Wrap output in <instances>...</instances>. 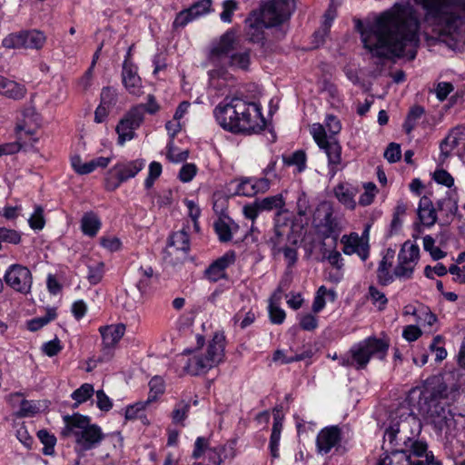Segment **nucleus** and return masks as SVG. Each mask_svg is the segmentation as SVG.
Masks as SVG:
<instances>
[{"instance_id":"1","label":"nucleus","mask_w":465,"mask_h":465,"mask_svg":"<svg viewBox=\"0 0 465 465\" xmlns=\"http://www.w3.org/2000/svg\"><path fill=\"white\" fill-rule=\"evenodd\" d=\"M419 27L411 7L395 5L376 19L372 29L361 32L363 46L373 57L389 59L407 55L413 60Z\"/></svg>"},{"instance_id":"2","label":"nucleus","mask_w":465,"mask_h":465,"mask_svg":"<svg viewBox=\"0 0 465 465\" xmlns=\"http://www.w3.org/2000/svg\"><path fill=\"white\" fill-rule=\"evenodd\" d=\"M457 388L449 389L440 376L428 378L419 387L411 389L407 397L409 406L413 407L438 432L448 430L454 423V415L448 404L443 402Z\"/></svg>"},{"instance_id":"3","label":"nucleus","mask_w":465,"mask_h":465,"mask_svg":"<svg viewBox=\"0 0 465 465\" xmlns=\"http://www.w3.org/2000/svg\"><path fill=\"white\" fill-rule=\"evenodd\" d=\"M213 115L221 127L233 134L258 133L265 125L260 106L239 97L224 98L213 109Z\"/></svg>"},{"instance_id":"4","label":"nucleus","mask_w":465,"mask_h":465,"mask_svg":"<svg viewBox=\"0 0 465 465\" xmlns=\"http://www.w3.org/2000/svg\"><path fill=\"white\" fill-rule=\"evenodd\" d=\"M426 19L438 25L442 34H457L465 20V0H420Z\"/></svg>"},{"instance_id":"5","label":"nucleus","mask_w":465,"mask_h":465,"mask_svg":"<svg viewBox=\"0 0 465 465\" xmlns=\"http://www.w3.org/2000/svg\"><path fill=\"white\" fill-rule=\"evenodd\" d=\"M420 420L413 413V411L405 405L395 410L391 416V422L385 430L383 439L394 450H403L401 447H408L411 440L418 437L421 431Z\"/></svg>"},{"instance_id":"6","label":"nucleus","mask_w":465,"mask_h":465,"mask_svg":"<svg viewBox=\"0 0 465 465\" xmlns=\"http://www.w3.org/2000/svg\"><path fill=\"white\" fill-rule=\"evenodd\" d=\"M64 422L62 435L74 440L77 452L84 453L96 449L105 437L101 427L91 423L88 416L80 413L66 415L64 416Z\"/></svg>"},{"instance_id":"7","label":"nucleus","mask_w":465,"mask_h":465,"mask_svg":"<svg viewBox=\"0 0 465 465\" xmlns=\"http://www.w3.org/2000/svg\"><path fill=\"white\" fill-rule=\"evenodd\" d=\"M213 63L246 70L250 64V50L241 45V41L232 30H228L213 42L210 50Z\"/></svg>"},{"instance_id":"8","label":"nucleus","mask_w":465,"mask_h":465,"mask_svg":"<svg viewBox=\"0 0 465 465\" xmlns=\"http://www.w3.org/2000/svg\"><path fill=\"white\" fill-rule=\"evenodd\" d=\"M293 0H271L265 4L259 15H253L254 21L250 24V28L254 33H248L253 42L262 38V29L281 25L287 20L294 11Z\"/></svg>"},{"instance_id":"9","label":"nucleus","mask_w":465,"mask_h":465,"mask_svg":"<svg viewBox=\"0 0 465 465\" xmlns=\"http://www.w3.org/2000/svg\"><path fill=\"white\" fill-rule=\"evenodd\" d=\"M389 349V342L376 337H369L353 345L348 354L340 358V364L353 367L356 370L365 369L371 357L383 360Z\"/></svg>"},{"instance_id":"10","label":"nucleus","mask_w":465,"mask_h":465,"mask_svg":"<svg viewBox=\"0 0 465 465\" xmlns=\"http://www.w3.org/2000/svg\"><path fill=\"white\" fill-rule=\"evenodd\" d=\"M224 356V336L222 333H215L209 342L206 353L195 354L188 359L183 369L192 375L205 373L210 369L219 364Z\"/></svg>"},{"instance_id":"11","label":"nucleus","mask_w":465,"mask_h":465,"mask_svg":"<svg viewBox=\"0 0 465 465\" xmlns=\"http://www.w3.org/2000/svg\"><path fill=\"white\" fill-rule=\"evenodd\" d=\"M144 167V160L119 162L107 173L104 183L107 191L116 190L123 183L134 178Z\"/></svg>"},{"instance_id":"12","label":"nucleus","mask_w":465,"mask_h":465,"mask_svg":"<svg viewBox=\"0 0 465 465\" xmlns=\"http://www.w3.org/2000/svg\"><path fill=\"white\" fill-rule=\"evenodd\" d=\"M46 37L38 30L20 31L9 34L3 39L2 45L9 49H41L45 44Z\"/></svg>"},{"instance_id":"13","label":"nucleus","mask_w":465,"mask_h":465,"mask_svg":"<svg viewBox=\"0 0 465 465\" xmlns=\"http://www.w3.org/2000/svg\"><path fill=\"white\" fill-rule=\"evenodd\" d=\"M138 274L139 280L135 285L136 289L126 293V301L123 304L129 312L135 310L138 305L143 303V297L150 286L151 279L153 276V270L148 265L141 266Z\"/></svg>"},{"instance_id":"14","label":"nucleus","mask_w":465,"mask_h":465,"mask_svg":"<svg viewBox=\"0 0 465 465\" xmlns=\"http://www.w3.org/2000/svg\"><path fill=\"white\" fill-rule=\"evenodd\" d=\"M143 121V106L132 108L118 123L115 131L118 134V143L123 145L134 137V131Z\"/></svg>"},{"instance_id":"15","label":"nucleus","mask_w":465,"mask_h":465,"mask_svg":"<svg viewBox=\"0 0 465 465\" xmlns=\"http://www.w3.org/2000/svg\"><path fill=\"white\" fill-rule=\"evenodd\" d=\"M5 283L15 291L26 294L32 288L33 277L30 270L21 264H13L4 276Z\"/></svg>"},{"instance_id":"16","label":"nucleus","mask_w":465,"mask_h":465,"mask_svg":"<svg viewBox=\"0 0 465 465\" xmlns=\"http://www.w3.org/2000/svg\"><path fill=\"white\" fill-rule=\"evenodd\" d=\"M341 430L339 426H328L320 430L316 437L317 452L321 455L328 454L333 448L340 445Z\"/></svg>"},{"instance_id":"17","label":"nucleus","mask_w":465,"mask_h":465,"mask_svg":"<svg viewBox=\"0 0 465 465\" xmlns=\"http://www.w3.org/2000/svg\"><path fill=\"white\" fill-rule=\"evenodd\" d=\"M103 339V354L104 357L109 359L112 351L119 342L125 332V326L122 323L103 326L99 329Z\"/></svg>"},{"instance_id":"18","label":"nucleus","mask_w":465,"mask_h":465,"mask_svg":"<svg viewBox=\"0 0 465 465\" xmlns=\"http://www.w3.org/2000/svg\"><path fill=\"white\" fill-rule=\"evenodd\" d=\"M341 242L343 244L342 252L344 254L356 253L362 261L368 258L370 252L368 241L360 237L357 232L342 235Z\"/></svg>"},{"instance_id":"19","label":"nucleus","mask_w":465,"mask_h":465,"mask_svg":"<svg viewBox=\"0 0 465 465\" xmlns=\"http://www.w3.org/2000/svg\"><path fill=\"white\" fill-rule=\"evenodd\" d=\"M235 262V253L229 252L212 262L204 272L205 277L211 282L227 279L226 269Z\"/></svg>"},{"instance_id":"20","label":"nucleus","mask_w":465,"mask_h":465,"mask_svg":"<svg viewBox=\"0 0 465 465\" xmlns=\"http://www.w3.org/2000/svg\"><path fill=\"white\" fill-rule=\"evenodd\" d=\"M27 93L25 84L0 75V94L12 100H21Z\"/></svg>"},{"instance_id":"21","label":"nucleus","mask_w":465,"mask_h":465,"mask_svg":"<svg viewBox=\"0 0 465 465\" xmlns=\"http://www.w3.org/2000/svg\"><path fill=\"white\" fill-rule=\"evenodd\" d=\"M465 139V126L458 125L452 128L449 134L440 143V151L443 160L450 154V152L456 148L460 141Z\"/></svg>"},{"instance_id":"22","label":"nucleus","mask_w":465,"mask_h":465,"mask_svg":"<svg viewBox=\"0 0 465 465\" xmlns=\"http://www.w3.org/2000/svg\"><path fill=\"white\" fill-rule=\"evenodd\" d=\"M417 213L419 220L424 226L430 228L437 223V208L433 206L431 200L428 196H422L420 199Z\"/></svg>"},{"instance_id":"23","label":"nucleus","mask_w":465,"mask_h":465,"mask_svg":"<svg viewBox=\"0 0 465 465\" xmlns=\"http://www.w3.org/2000/svg\"><path fill=\"white\" fill-rule=\"evenodd\" d=\"M123 83L130 94H139L141 87V78L138 76L135 67L127 60L123 64L122 72Z\"/></svg>"},{"instance_id":"24","label":"nucleus","mask_w":465,"mask_h":465,"mask_svg":"<svg viewBox=\"0 0 465 465\" xmlns=\"http://www.w3.org/2000/svg\"><path fill=\"white\" fill-rule=\"evenodd\" d=\"M393 257L394 251L388 250L379 263L377 269V279L379 283L383 286L390 284L393 281L394 274L390 272Z\"/></svg>"},{"instance_id":"25","label":"nucleus","mask_w":465,"mask_h":465,"mask_svg":"<svg viewBox=\"0 0 465 465\" xmlns=\"http://www.w3.org/2000/svg\"><path fill=\"white\" fill-rule=\"evenodd\" d=\"M437 211L440 213L446 223L453 220L458 212V200L452 193L447 194L437 202Z\"/></svg>"},{"instance_id":"26","label":"nucleus","mask_w":465,"mask_h":465,"mask_svg":"<svg viewBox=\"0 0 465 465\" xmlns=\"http://www.w3.org/2000/svg\"><path fill=\"white\" fill-rule=\"evenodd\" d=\"M213 228L218 235L220 242H227L232 240V231L236 230L238 226L229 216L223 215L214 222Z\"/></svg>"},{"instance_id":"27","label":"nucleus","mask_w":465,"mask_h":465,"mask_svg":"<svg viewBox=\"0 0 465 465\" xmlns=\"http://www.w3.org/2000/svg\"><path fill=\"white\" fill-rule=\"evenodd\" d=\"M99 217L93 212L86 213L81 219V229L84 235L94 237L101 228Z\"/></svg>"},{"instance_id":"28","label":"nucleus","mask_w":465,"mask_h":465,"mask_svg":"<svg viewBox=\"0 0 465 465\" xmlns=\"http://www.w3.org/2000/svg\"><path fill=\"white\" fill-rule=\"evenodd\" d=\"M323 236L325 238L332 237L336 239L342 230L340 221L332 215L331 211L327 212L322 222Z\"/></svg>"},{"instance_id":"29","label":"nucleus","mask_w":465,"mask_h":465,"mask_svg":"<svg viewBox=\"0 0 465 465\" xmlns=\"http://www.w3.org/2000/svg\"><path fill=\"white\" fill-rule=\"evenodd\" d=\"M356 192L354 189L350 188L342 183L338 184L334 188V195L338 201L342 203L346 208L353 210L356 206L354 196Z\"/></svg>"},{"instance_id":"30","label":"nucleus","mask_w":465,"mask_h":465,"mask_svg":"<svg viewBox=\"0 0 465 465\" xmlns=\"http://www.w3.org/2000/svg\"><path fill=\"white\" fill-rule=\"evenodd\" d=\"M419 246L411 243V242H406L398 254V261L409 263L411 266L415 267L419 261Z\"/></svg>"},{"instance_id":"31","label":"nucleus","mask_w":465,"mask_h":465,"mask_svg":"<svg viewBox=\"0 0 465 465\" xmlns=\"http://www.w3.org/2000/svg\"><path fill=\"white\" fill-rule=\"evenodd\" d=\"M323 149L328 156L329 165L331 170L335 172L341 162V147L339 143L331 139V142L321 147Z\"/></svg>"},{"instance_id":"32","label":"nucleus","mask_w":465,"mask_h":465,"mask_svg":"<svg viewBox=\"0 0 465 465\" xmlns=\"http://www.w3.org/2000/svg\"><path fill=\"white\" fill-rule=\"evenodd\" d=\"M256 201L260 205L262 212L276 209L278 211L277 215L286 212V210H284L285 203L282 194L268 196L261 200L256 199Z\"/></svg>"},{"instance_id":"33","label":"nucleus","mask_w":465,"mask_h":465,"mask_svg":"<svg viewBox=\"0 0 465 465\" xmlns=\"http://www.w3.org/2000/svg\"><path fill=\"white\" fill-rule=\"evenodd\" d=\"M424 113L425 110L420 105H414L411 107L403 124V129L406 134H411L412 132L418 121L422 117Z\"/></svg>"},{"instance_id":"34","label":"nucleus","mask_w":465,"mask_h":465,"mask_svg":"<svg viewBox=\"0 0 465 465\" xmlns=\"http://www.w3.org/2000/svg\"><path fill=\"white\" fill-rule=\"evenodd\" d=\"M170 245L177 250L187 252L190 249V238L184 230L173 232L170 237Z\"/></svg>"},{"instance_id":"35","label":"nucleus","mask_w":465,"mask_h":465,"mask_svg":"<svg viewBox=\"0 0 465 465\" xmlns=\"http://www.w3.org/2000/svg\"><path fill=\"white\" fill-rule=\"evenodd\" d=\"M282 161L288 166L295 165L298 172H302L306 167V154L302 150H298L290 156H282Z\"/></svg>"},{"instance_id":"36","label":"nucleus","mask_w":465,"mask_h":465,"mask_svg":"<svg viewBox=\"0 0 465 465\" xmlns=\"http://www.w3.org/2000/svg\"><path fill=\"white\" fill-rule=\"evenodd\" d=\"M94 392V386L90 383H84L72 393L73 400L75 401L74 406L85 402Z\"/></svg>"},{"instance_id":"37","label":"nucleus","mask_w":465,"mask_h":465,"mask_svg":"<svg viewBox=\"0 0 465 465\" xmlns=\"http://www.w3.org/2000/svg\"><path fill=\"white\" fill-rule=\"evenodd\" d=\"M427 447L428 446H427L426 442L415 440V439H414L409 442L408 447L402 446L401 448L403 450H399V448H397L393 451L395 453H399V452L404 453V452L410 451L414 456L421 457L423 455L426 456V453H428Z\"/></svg>"},{"instance_id":"38","label":"nucleus","mask_w":465,"mask_h":465,"mask_svg":"<svg viewBox=\"0 0 465 465\" xmlns=\"http://www.w3.org/2000/svg\"><path fill=\"white\" fill-rule=\"evenodd\" d=\"M256 313L251 309L248 312L239 311L232 318L234 324L240 325L242 329H245L254 322Z\"/></svg>"},{"instance_id":"39","label":"nucleus","mask_w":465,"mask_h":465,"mask_svg":"<svg viewBox=\"0 0 465 465\" xmlns=\"http://www.w3.org/2000/svg\"><path fill=\"white\" fill-rule=\"evenodd\" d=\"M190 402L184 400H182L176 403L172 412L173 421L174 423H182L187 418V413L190 410Z\"/></svg>"},{"instance_id":"40","label":"nucleus","mask_w":465,"mask_h":465,"mask_svg":"<svg viewBox=\"0 0 465 465\" xmlns=\"http://www.w3.org/2000/svg\"><path fill=\"white\" fill-rule=\"evenodd\" d=\"M149 396L148 401H154L164 392V382L161 377L155 376L149 381Z\"/></svg>"},{"instance_id":"41","label":"nucleus","mask_w":465,"mask_h":465,"mask_svg":"<svg viewBox=\"0 0 465 465\" xmlns=\"http://www.w3.org/2000/svg\"><path fill=\"white\" fill-rule=\"evenodd\" d=\"M87 279L91 284H97L101 282L104 275V263L95 262L93 264H88Z\"/></svg>"},{"instance_id":"42","label":"nucleus","mask_w":465,"mask_h":465,"mask_svg":"<svg viewBox=\"0 0 465 465\" xmlns=\"http://www.w3.org/2000/svg\"><path fill=\"white\" fill-rule=\"evenodd\" d=\"M40 441L45 445L44 454L50 455L54 452V447L56 443L55 437L49 433L46 430H40L37 432Z\"/></svg>"},{"instance_id":"43","label":"nucleus","mask_w":465,"mask_h":465,"mask_svg":"<svg viewBox=\"0 0 465 465\" xmlns=\"http://www.w3.org/2000/svg\"><path fill=\"white\" fill-rule=\"evenodd\" d=\"M369 297L373 305L378 307L380 311H382L387 302L388 299L386 298L384 292L379 291L375 286L369 287Z\"/></svg>"},{"instance_id":"44","label":"nucleus","mask_w":465,"mask_h":465,"mask_svg":"<svg viewBox=\"0 0 465 465\" xmlns=\"http://www.w3.org/2000/svg\"><path fill=\"white\" fill-rule=\"evenodd\" d=\"M377 187L373 183L364 184V193L360 196L359 203L362 206L370 205L376 195Z\"/></svg>"},{"instance_id":"45","label":"nucleus","mask_w":465,"mask_h":465,"mask_svg":"<svg viewBox=\"0 0 465 465\" xmlns=\"http://www.w3.org/2000/svg\"><path fill=\"white\" fill-rule=\"evenodd\" d=\"M223 9L220 15L221 20L224 23H231L233 12L238 9V3L235 0H224Z\"/></svg>"},{"instance_id":"46","label":"nucleus","mask_w":465,"mask_h":465,"mask_svg":"<svg viewBox=\"0 0 465 465\" xmlns=\"http://www.w3.org/2000/svg\"><path fill=\"white\" fill-rule=\"evenodd\" d=\"M29 225L34 230H42L45 226L44 210L41 206H36L34 213L28 220Z\"/></svg>"},{"instance_id":"47","label":"nucleus","mask_w":465,"mask_h":465,"mask_svg":"<svg viewBox=\"0 0 465 465\" xmlns=\"http://www.w3.org/2000/svg\"><path fill=\"white\" fill-rule=\"evenodd\" d=\"M162 173V165L158 162H152L149 165V173L147 178L144 181V186L149 189L153 186L154 181L161 175Z\"/></svg>"},{"instance_id":"48","label":"nucleus","mask_w":465,"mask_h":465,"mask_svg":"<svg viewBox=\"0 0 465 465\" xmlns=\"http://www.w3.org/2000/svg\"><path fill=\"white\" fill-rule=\"evenodd\" d=\"M433 179L436 183L451 188L454 185V179L450 173L444 169H438L433 173Z\"/></svg>"},{"instance_id":"49","label":"nucleus","mask_w":465,"mask_h":465,"mask_svg":"<svg viewBox=\"0 0 465 465\" xmlns=\"http://www.w3.org/2000/svg\"><path fill=\"white\" fill-rule=\"evenodd\" d=\"M415 267L409 263L398 261V264L394 268L393 274L397 278L410 279L412 277Z\"/></svg>"},{"instance_id":"50","label":"nucleus","mask_w":465,"mask_h":465,"mask_svg":"<svg viewBox=\"0 0 465 465\" xmlns=\"http://www.w3.org/2000/svg\"><path fill=\"white\" fill-rule=\"evenodd\" d=\"M197 173V167L194 163H185L179 172V179L183 183L191 182Z\"/></svg>"},{"instance_id":"51","label":"nucleus","mask_w":465,"mask_h":465,"mask_svg":"<svg viewBox=\"0 0 465 465\" xmlns=\"http://www.w3.org/2000/svg\"><path fill=\"white\" fill-rule=\"evenodd\" d=\"M117 97L115 91L110 87L103 88L101 92V102L100 104L104 105L107 108H111L116 103Z\"/></svg>"},{"instance_id":"52","label":"nucleus","mask_w":465,"mask_h":465,"mask_svg":"<svg viewBox=\"0 0 465 465\" xmlns=\"http://www.w3.org/2000/svg\"><path fill=\"white\" fill-rule=\"evenodd\" d=\"M212 5L211 0H200L189 7V11L193 15L194 18L203 15L210 11Z\"/></svg>"},{"instance_id":"53","label":"nucleus","mask_w":465,"mask_h":465,"mask_svg":"<svg viewBox=\"0 0 465 465\" xmlns=\"http://www.w3.org/2000/svg\"><path fill=\"white\" fill-rule=\"evenodd\" d=\"M384 157L390 163H396L401 160V150L399 143H391L384 152Z\"/></svg>"},{"instance_id":"54","label":"nucleus","mask_w":465,"mask_h":465,"mask_svg":"<svg viewBox=\"0 0 465 465\" xmlns=\"http://www.w3.org/2000/svg\"><path fill=\"white\" fill-rule=\"evenodd\" d=\"M0 238L2 242L13 244H17L21 240L20 234L15 230L7 229L5 227L0 228Z\"/></svg>"},{"instance_id":"55","label":"nucleus","mask_w":465,"mask_h":465,"mask_svg":"<svg viewBox=\"0 0 465 465\" xmlns=\"http://www.w3.org/2000/svg\"><path fill=\"white\" fill-rule=\"evenodd\" d=\"M312 134L320 148L331 142V140L327 139L325 129L322 124H313Z\"/></svg>"},{"instance_id":"56","label":"nucleus","mask_w":465,"mask_h":465,"mask_svg":"<svg viewBox=\"0 0 465 465\" xmlns=\"http://www.w3.org/2000/svg\"><path fill=\"white\" fill-rule=\"evenodd\" d=\"M237 193L247 197L254 196L255 189L253 179L248 178L242 181L238 185Z\"/></svg>"},{"instance_id":"57","label":"nucleus","mask_w":465,"mask_h":465,"mask_svg":"<svg viewBox=\"0 0 465 465\" xmlns=\"http://www.w3.org/2000/svg\"><path fill=\"white\" fill-rule=\"evenodd\" d=\"M269 315L271 322L274 324L282 323L286 316L285 312L272 302L269 305Z\"/></svg>"},{"instance_id":"58","label":"nucleus","mask_w":465,"mask_h":465,"mask_svg":"<svg viewBox=\"0 0 465 465\" xmlns=\"http://www.w3.org/2000/svg\"><path fill=\"white\" fill-rule=\"evenodd\" d=\"M261 212L262 210L256 200L252 203L244 205L242 208L244 217L246 219L252 220V223L255 221Z\"/></svg>"},{"instance_id":"59","label":"nucleus","mask_w":465,"mask_h":465,"mask_svg":"<svg viewBox=\"0 0 465 465\" xmlns=\"http://www.w3.org/2000/svg\"><path fill=\"white\" fill-rule=\"evenodd\" d=\"M194 18L193 15L191 14L189 9H185L183 11H181L175 17L173 26L174 28L178 27H183L185 26L189 22L193 21Z\"/></svg>"},{"instance_id":"60","label":"nucleus","mask_w":465,"mask_h":465,"mask_svg":"<svg viewBox=\"0 0 465 465\" xmlns=\"http://www.w3.org/2000/svg\"><path fill=\"white\" fill-rule=\"evenodd\" d=\"M96 405L103 411H108L113 407V402L104 391H96Z\"/></svg>"},{"instance_id":"61","label":"nucleus","mask_w":465,"mask_h":465,"mask_svg":"<svg viewBox=\"0 0 465 465\" xmlns=\"http://www.w3.org/2000/svg\"><path fill=\"white\" fill-rule=\"evenodd\" d=\"M453 84L448 82H440L437 84L435 93L440 101H444L447 96L453 91Z\"/></svg>"},{"instance_id":"62","label":"nucleus","mask_w":465,"mask_h":465,"mask_svg":"<svg viewBox=\"0 0 465 465\" xmlns=\"http://www.w3.org/2000/svg\"><path fill=\"white\" fill-rule=\"evenodd\" d=\"M62 351V346L58 339L50 341L43 345V351L49 357L57 355Z\"/></svg>"},{"instance_id":"63","label":"nucleus","mask_w":465,"mask_h":465,"mask_svg":"<svg viewBox=\"0 0 465 465\" xmlns=\"http://www.w3.org/2000/svg\"><path fill=\"white\" fill-rule=\"evenodd\" d=\"M407 465H441V462L434 457L432 452L426 453L424 460H419L412 461L410 456H406Z\"/></svg>"},{"instance_id":"64","label":"nucleus","mask_w":465,"mask_h":465,"mask_svg":"<svg viewBox=\"0 0 465 465\" xmlns=\"http://www.w3.org/2000/svg\"><path fill=\"white\" fill-rule=\"evenodd\" d=\"M297 213L299 216H304L307 214L310 209V203L307 195L304 193H301L297 197Z\"/></svg>"}]
</instances>
